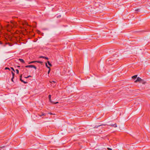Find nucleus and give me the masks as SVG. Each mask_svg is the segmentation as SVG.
<instances>
[{"label": "nucleus", "instance_id": "nucleus-8", "mask_svg": "<svg viewBox=\"0 0 150 150\" xmlns=\"http://www.w3.org/2000/svg\"><path fill=\"white\" fill-rule=\"evenodd\" d=\"M35 62H36V61H31V62H29L28 64H33V63H34Z\"/></svg>", "mask_w": 150, "mask_h": 150}, {"label": "nucleus", "instance_id": "nucleus-25", "mask_svg": "<svg viewBox=\"0 0 150 150\" xmlns=\"http://www.w3.org/2000/svg\"><path fill=\"white\" fill-rule=\"evenodd\" d=\"M45 114L44 113H42L41 115H40V116H42L44 115Z\"/></svg>", "mask_w": 150, "mask_h": 150}, {"label": "nucleus", "instance_id": "nucleus-19", "mask_svg": "<svg viewBox=\"0 0 150 150\" xmlns=\"http://www.w3.org/2000/svg\"><path fill=\"white\" fill-rule=\"evenodd\" d=\"M45 57L42 56H41L40 57V58H44L45 59Z\"/></svg>", "mask_w": 150, "mask_h": 150}, {"label": "nucleus", "instance_id": "nucleus-13", "mask_svg": "<svg viewBox=\"0 0 150 150\" xmlns=\"http://www.w3.org/2000/svg\"><path fill=\"white\" fill-rule=\"evenodd\" d=\"M50 82L51 83H55L56 82L55 81H50Z\"/></svg>", "mask_w": 150, "mask_h": 150}, {"label": "nucleus", "instance_id": "nucleus-2", "mask_svg": "<svg viewBox=\"0 0 150 150\" xmlns=\"http://www.w3.org/2000/svg\"><path fill=\"white\" fill-rule=\"evenodd\" d=\"M142 81V80L140 77H138L137 78V79L135 81V82L138 81L140 82Z\"/></svg>", "mask_w": 150, "mask_h": 150}, {"label": "nucleus", "instance_id": "nucleus-12", "mask_svg": "<svg viewBox=\"0 0 150 150\" xmlns=\"http://www.w3.org/2000/svg\"><path fill=\"white\" fill-rule=\"evenodd\" d=\"M11 73L12 75V77H14L15 74L12 71L11 72Z\"/></svg>", "mask_w": 150, "mask_h": 150}, {"label": "nucleus", "instance_id": "nucleus-22", "mask_svg": "<svg viewBox=\"0 0 150 150\" xmlns=\"http://www.w3.org/2000/svg\"><path fill=\"white\" fill-rule=\"evenodd\" d=\"M14 78V77H12L11 79V80L13 81V78Z\"/></svg>", "mask_w": 150, "mask_h": 150}, {"label": "nucleus", "instance_id": "nucleus-17", "mask_svg": "<svg viewBox=\"0 0 150 150\" xmlns=\"http://www.w3.org/2000/svg\"><path fill=\"white\" fill-rule=\"evenodd\" d=\"M5 70L8 69L9 70H10V69L9 68H8V67H6V68H5Z\"/></svg>", "mask_w": 150, "mask_h": 150}, {"label": "nucleus", "instance_id": "nucleus-5", "mask_svg": "<svg viewBox=\"0 0 150 150\" xmlns=\"http://www.w3.org/2000/svg\"><path fill=\"white\" fill-rule=\"evenodd\" d=\"M46 67L49 69V71H48V72H47V74H49V73H50V67H49V66H48L47 65V64H46Z\"/></svg>", "mask_w": 150, "mask_h": 150}, {"label": "nucleus", "instance_id": "nucleus-6", "mask_svg": "<svg viewBox=\"0 0 150 150\" xmlns=\"http://www.w3.org/2000/svg\"><path fill=\"white\" fill-rule=\"evenodd\" d=\"M18 60L20 61V62H22V63H25V62H24V60L22 59H18Z\"/></svg>", "mask_w": 150, "mask_h": 150}, {"label": "nucleus", "instance_id": "nucleus-7", "mask_svg": "<svg viewBox=\"0 0 150 150\" xmlns=\"http://www.w3.org/2000/svg\"><path fill=\"white\" fill-rule=\"evenodd\" d=\"M48 97H49V100H50V102H51V103H52V101L51 100V95H49Z\"/></svg>", "mask_w": 150, "mask_h": 150}, {"label": "nucleus", "instance_id": "nucleus-24", "mask_svg": "<svg viewBox=\"0 0 150 150\" xmlns=\"http://www.w3.org/2000/svg\"><path fill=\"white\" fill-rule=\"evenodd\" d=\"M116 54H115V55H114V57H118V56H119V55H117V56H116Z\"/></svg>", "mask_w": 150, "mask_h": 150}, {"label": "nucleus", "instance_id": "nucleus-27", "mask_svg": "<svg viewBox=\"0 0 150 150\" xmlns=\"http://www.w3.org/2000/svg\"><path fill=\"white\" fill-rule=\"evenodd\" d=\"M61 15H59V16H58L57 17V18L60 17H61Z\"/></svg>", "mask_w": 150, "mask_h": 150}, {"label": "nucleus", "instance_id": "nucleus-3", "mask_svg": "<svg viewBox=\"0 0 150 150\" xmlns=\"http://www.w3.org/2000/svg\"><path fill=\"white\" fill-rule=\"evenodd\" d=\"M22 75H21L20 76V81L22 82L23 83H27V82L24 81L22 79Z\"/></svg>", "mask_w": 150, "mask_h": 150}, {"label": "nucleus", "instance_id": "nucleus-15", "mask_svg": "<svg viewBox=\"0 0 150 150\" xmlns=\"http://www.w3.org/2000/svg\"><path fill=\"white\" fill-rule=\"evenodd\" d=\"M103 125H99L98 126H96L95 127V128H98L99 127L102 126Z\"/></svg>", "mask_w": 150, "mask_h": 150}, {"label": "nucleus", "instance_id": "nucleus-21", "mask_svg": "<svg viewBox=\"0 0 150 150\" xmlns=\"http://www.w3.org/2000/svg\"><path fill=\"white\" fill-rule=\"evenodd\" d=\"M11 69H12L13 71H15L13 67H11Z\"/></svg>", "mask_w": 150, "mask_h": 150}, {"label": "nucleus", "instance_id": "nucleus-16", "mask_svg": "<svg viewBox=\"0 0 150 150\" xmlns=\"http://www.w3.org/2000/svg\"><path fill=\"white\" fill-rule=\"evenodd\" d=\"M16 71L17 74H18V73H19V70L18 69H16Z\"/></svg>", "mask_w": 150, "mask_h": 150}, {"label": "nucleus", "instance_id": "nucleus-1", "mask_svg": "<svg viewBox=\"0 0 150 150\" xmlns=\"http://www.w3.org/2000/svg\"><path fill=\"white\" fill-rule=\"evenodd\" d=\"M26 68H33L35 70L37 69L36 67L34 65H27L25 66Z\"/></svg>", "mask_w": 150, "mask_h": 150}, {"label": "nucleus", "instance_id": "nucleus-18", "mask_svg": "<svg viewBox=\"0 0 150 150\" xmlns=\"http://www.w3.org/2000/svg\"><path fill=\"white\" fill-rule=\"evenodd\" d=\"M52 103H54V104H57V103H58V102H56L55 103H54V102L52 101Z\"/></svg>", "mask_w": 150, "mask_h": 150}, {"label": "nucleus", "instance_id": "nucleus-20", "mask_svg": "<svg viewBox=\"0 0 150 150\" xmlns=\"http://www.w3.org/2000/svg\"><path fill=\"white\" fill-rule=\"evenodd\" d=\"M31 76L29 75V76H28L27 77H25V78H28L29 77H31Z\"/></svg>", "mask_w": 150, "mask_h": 150}, {"label": "nucleus", "instance_id": "nucleus-11", "mask_svg": "<svg viewBox=\"0 0 150 150\" xmlns=\"http://www.w3.org/2000/svg\"><path fill=\"white\" fill-rule=\"evenodd\" d=\"M47 63L49 65H50V66H52V64L49 62V61H48Z\"/></svg>", "mask_w": 150, "mask_h": 150}, {"label": "nucleus", "instance_id": "nucleus-26", "mask_svg": "<svg viewBox=\"0 0 150 150\" xmlns=\"http://www.w3.org/2000/svg\"><path fill=\"white\" fill-rule=\"evenodd\" d=\"M45 59H47V60L48 59V57H45Z\"/></svg>", "mask_w": 150, "mask_h": 150}, {"label": "nucleus", "instance_id": "nucleus-23", "mask_svg": "<svg viewBox=\"0 0 150 150\" xmlns=\"http://www.w3.org/2000/svg\"><path fill=\"white\" fill-rule=\"evenodd\" d=\"M107 149L108 150H112V149L110 148H107Z\"/></svg>", "mask_w": 150, "mask_h": 150}, {"label": "nucleus", "instance_id": "nucleus-14", "mask_svg": "<svg viewBox=\"0 0 150 150\" xmlns=\"http://www.w3.org/2000/svg\"><path fill=\"white\" fill-rule=\"evenodd\" d=\"M139 8H137V9H135V11L136 12H138V11H139Z\"/></svg>", "mask_w": 150, "mask_h": 150}, {"label": "nucleus", "instance_id": "nucleus-4", "mask_svg": "<svg viewBox=\"0 0 150 150\" xmlns=\"http://www.w3.org/2000/svg\"><path fill=\"white\" fill-rule=\"evenodd\" d=\"M109 126L114 127H117V124L116 123L114 124H110Z\"/></svg>", "mask_w": 150, "mask_h": 150}, {"label": "nucleus", "instance_id": "nucleus-28", "mask_svg": "<svg viewBox=\"0 0 150 150\" xmlns=\"http://www.w3.org/2000/svg\"><path fill=\"white\" fill-rule=\"evenodd\" d=\"M17 67H20V66H18Z\"/></svg>", "mask_w": 150, "mask_h": 150}, {"label": "nucleus", "instance_id": "nucleus-10", "mask_svg": "<svg viewBox=\"0 0 150 150\" xmlns=\"http://www.w3.org/2000/svg\"><path fill=\"white\" fill-rule=\"evenodd\" d=\"M36 62H37L38 63H40V64H42V62L41 61H36Z\"/></svg>", "mask_w": 150, "mask_h": 150}, {"label": "nucleus", "instance_id": "nucleus-9", "mask_svg": "<svg viewBox=\"0 0 150 150\" xmlns=\"http://www.w3.org/2000/svg\"><path fill=\"white\" fill-rule=\"evenodd\" d=\"M137 75H134L132 77V78L133 79H136L137 78Z\"/></svg>", "mask_w": 150, "mask_h": 150}]
</instances>
